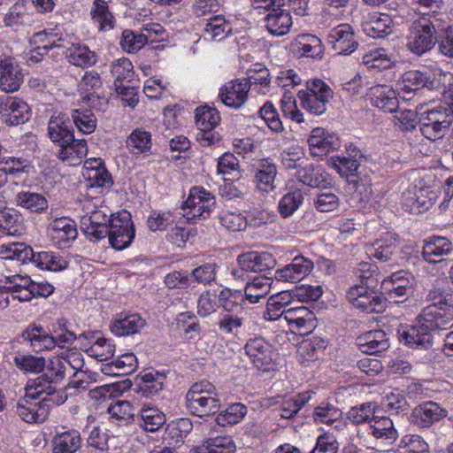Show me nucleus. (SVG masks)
Listing matches in <instances>:
<instances>
[{"label":"nucleus","instance_id":"423d86ee","mask_svg":"<svg viewBox=\"0 0 453 453\" xmlns=\"http://www.w3.org/2000/svg\"><path fill=\"white\" fill-rule=\"evenodd\" d=\"M85 214L81 217V229L92 242L99 241L107 236L108 226L111 220L105 206H96L90 201H85L83 204Z\"/></svg>","mask_w":453,"mask_h":453},{"label":"nucleus","instance_id":"4be33fe9","mask_svg":"<svg viewBox=\"0 0 453 453\" xmlns=\"http://www.w3.org/2000/svg\"><path fill=\"white\" fill-rule=\"evenodd\" d=\"M310 150L314 156H323L336 150L339 145V138L321 127H316L311 131L308 138Z\"/></svg>","mask_w":453,"mask_h":453},{"label":"nucleus","instance_id":"e433bc0d","mask_svg":"<svg viewBox=\"0 0 453 453\" xmlns=\"http://www.w3.org/2000/svg\"><path fill=\"white\" fill-rule=\"evenodd\" d=\"M392 24L389 15L374 13L363 24V30L370 37L382 38L392 33Z\"/></svg>","mask_w":453,"mask_h":453},{"label":"nucleus","instance_id":"f257e3e1","mask_svg":"<svg viewBox=\"0 0 453 453\" xmlns=\"http://www.w3.org/2000/svg\"><path fill=\"white\" fill-rule=\"evenodd\" d=\"M434 17L419 16L410 24L406 47L414 55L422 56L435 46L436 35L442 28L440 22L441 15Z\"/></svg>","mask_w":453,"mask_h":453},{"label":"nucleus","instance_id":"5701e85b","mask_svg":"<svg viewBox=\"0 0 453 453\" xmlns=\"http://www.w3.org/2000/svg\"><path fill=\"white\" fill-rule=\"evenodd\" d=\"M146 325L140 313H119L111 325V331L117 336L137 334Z\"/></svg>","mask_w":453,"mask_h":453},{"label":"nucleus","instance_id":"e2e57ef3","mask_svg":"<svg viewBox=\"0 0 453 453\" xmlns=\"http://www.w3.org/2000/svg\"><path fill=\"white\" fill-rule=\"evenodd\" d=\"M196 123L198 128H214L220 120L219 111L209 106H200L196 110Z\"/></svg>","mask_w":453,"mask_h":453},{"label":"nucleus","instance_id":"58836bf2","mask_svg":"<svg viewBox=\"0 0 453 453\" xmlns=\"http://www.w3.org/2000/svg\"><path fill=\"white\" fill-rule=\"evenodd\" d=\"M359 341L362 351L367 354H377L389 347L388 338L383 330L369 331Z\"/></svg>","mask_w":453,"mask_h":453},{"label":"nucleus","instance_id":"f8f14e48","mask_svg":"<svg viewBox=\"0 0 453 453\" xmlns=\"http://www.w3.org/2000/svg\"><path fill=\"white\" fill-rule=\"evenodd\" d=\"M425 326L426 323L419 313L411 326L398 330L399 341L414 349H430L433 345V335Z\"/></svg>","mask_w":453,"mask_h":453},{"label":"nucleus","instance_id":"ea45409f","mask_svg":"<svg viewBox=\"0 0 453 453\" xmlns=\"http://www.w3.org/2000/svg\"><path fill=\"white\" fill-rule=\"evenodd\" d=\"M371 434L377 439L392 443L397 438V431L392 419L388 417H374L369 421Z\"/></svg>","mask_w":453,"mask_h":453},{"label":"nucleus","instance_id":"dca6fc26","mask_svg":"<svg viewBox=\"0 0 453 453\" xmlns=\"http://www.w3.org/2000/svg\"><path fill=\"white\" fill-rule=\"evenodd\" d=\"M249 91V82L245 80L230 81L220 88L219 96L225 105L239 109L247 101Z\"/></svg>","mask_w":453,"mask_h":453},{"label":"nucleus","instance_id":"a878e982","mask_svg":"<svg viewBox=\"0 0 453 453\" xmlns=\"http://www.w3.org/2000/svg\"><path fill=\"white\" fill-rule=\"evenodd\" d=\"M453 253V245L447 238L433 236L423 246L424 259L432 264L439 263Z\"/></svg>","mask_w":453,"mask_h":453},{"label":"nucleus","instance_id":"a19ab883","mask_svg":"<svg viewBox=\"0 0 453 453\" xmlns=\"http://www.w3.org/2000/svg\"><path fill=\"white\" fill-rule=\"evenodd\" d=\"M92 20L100 31L106 32L114 27L115 18L109 10L108 4L104 0H94L90 11Z\"/></svg>","mask_w":453,"mask_h":453},{"label":"nucleus","instance_id":"37998d69","mask_svg":"<svg viewBox=\"0 0 453 453\" xmlns=\"http://www.w3.org/2000/svg\"><path fill=\"white\" fill-rule=\"evenodd\" d=\"M440 22L442 31L436 35L439 52L447 58H453V26L449 24L448 15H442Z\"/></svg>","mask_w":453,"mask_h":453},{"label":"nucleus","instance_id":"393cba45","mask_svg":"<svg viewBox=\"0 0 453 453\" xmlns=\"http://www.w3.org/2000/svg\"><path fill=\"white\" fill-rule=\"evenodd\" d=\"M277 173V166L273 162L269 159L260 160L254 172V182L257 189L263 193L273 191L276 188Z\"/></svg>","mask_w":453,"mask_h":453},{"label":"nucleus","instance_id":"a211bd4d","mask_svg":"<svg viewBox=\"0 0 453 453\" xmlns=\"http://www.w3.org/2000/svg\"><path fill=\"white\" fill-rule=\"evenodd\" d=\"M20 66L11 58H0V89L7 93L19 89L23 81Z\"/></svg>","mask_w":453,"mask_h":453},{"label":"nucleus","instance_id":"0eeeda50","mask_svg":"<svg viewBox=\"0 0 453 453\" xmlns=\"http://www.w3.org/2000/svg\"><path fill=\"white\" fill-rule=\"evenodd\" d=\"M419 131L422 135L435 141L446 135L451 127L453 119L443 104L423 111L418 119Z\"/></svg>","mask_w":453,"mask_h":453},{"label":"nucleus","instance_id":"f03ea898","mask_svg":"<svg viewBox=\"0 0 453 453\" xmlns=\"http://www.w3.org/2000/svg\"><path fill=\"white\" fill-rule=\"evenodd\" d=\"M358 269L357 277L361 280L362 285H355L347 292V299L354 309L369 310L377 311L375 307L381 304L383 299L369 289L377 286L378 268L375 265L364 263Z\"/></svg>","mask_w":453,"mask_h":453},{"label":"nucleus","instance_id":"bf43d9fd","mask_svg":"<svg viewBox=\"0 0 453 453\" xmlns=\"http://www.w3.org/2000/svg\"><path fill=\"white\" fill-rule=\"evenodd\" d=\"M311 398V393L303 392L295 395L292 398L284 400L280 406V416L283 418L289 419L296 416L297 412L307 403Z\"/></svg>","mask_w":453,"mask_h":453},{"label":"nucleus","instance_id":"f704fd0d","mask_svg":"<svg viewBox=\"0 0 453 453\" xmlns=\"http://www.w3.org/2000/svg\"><path fill=\"white\" fill-rule=\"evenodd\" d=\"M398 248V242L396 238L387 234L384 238L376 240L374 242L366 246V254L370 257H374L380 261H389L392 256L396 252Z\"/></svg>","mask_w":453,"mask_h":453},{"label":"nucleus","instance_id":"de8ad7c7","mask_svg":"<svg viewBox=\"0 0 453 453\" xmlns=\"http://www.w3.org/2000/svg\"><path fill=\"white\" fill-rule=\"evenodd\" d=\"M71 117L75 127L83 134H92L97 125V120L90 109H73Z\"/></svg>","mask_w":453,"mask_h":453},{"label":"nucleus","instance_id":"774afa93","mask_svg":"<svg viewBox=\"0 0 453 453\" xmlns=\"http://www.w3.org/2000/svg\"><path fill=\"white\" fill-rule=\"evenodd\" d=\"M259 118L264 120L267 127L275 133L283 131V125L280 119L279 113L271 102H266L259 110Z\"/></svg>","mask_w":453,"mask_h":453},{"label":"nucleus","instance_id":"412c9836","mask_svg":"<svg viewBox=\"0 0 453 453\" xmlns=\"http://www.w3.org/2000/svg\"><path fill=\"white\" fill-rule=\"evenodd\" d=\"M328 42L340 54H350L357 46L352 27L349 24H341L333 28L328 35Z\"/></svg>","mask_w":453,"mask_h":453},{"label":"nucleus","instance_id":"cd10ccee","mask_svg":"<svg viewBox=\"0 0 453 453\" xmlns=\"http://www.w3.org/2000/svg\"><path fill=\"white\" fill-rule=\"evenodd\" d=\"M57 157L62 162L67 163L69 165H80L82 158L88 154V145L85 139H75L68 141L58 146Z\"/></svg>","mask_w":453,"mask_h":453},{"label":"nucleus","instance_id":"2eb2a0df","mask_svg":"<svg viewBox=\"0 0 453 453\" xmlns=\"http://www.w3.org/2000/svg\"><path fill=\"white\" fill-rule=\"evenodd\" d=\"M3 120L10 126L26 123L30 118V109L26 102L17 97H7L0 104Z\"/></svg>","mask_w":453,"mask_h":453},{"label":"nucleus","instance_id":"6e6552de","mask_svg":"<svg viewBox=\"0 0 453 453\" xmlns=\"http://www.w3.org/2000/svg\"><path fill=\"white\" fill-rule=\"evenodd\" d=\"M215 203L216 199L211 193L203 187H193L181 208L186 211L184 216L187 219L196 223L197 219L209 217Z\"/></svg>","mask_w":453,"mask_h":453},{"label":"nucleus","instance_id":"4468645a","mask_svg":"<svg viewBox=\"0 0 453 453\" xmlns=\"http://www.w3.org/2000/svg\"><path fill=\"white\" fill-rule=\"evenodd\" d=\"M448 411L437 403L428 401L416 406L411 414V422L419 427L427 428L447 417Z\"/></svg>","mask_w":453,"mask_h":453},{"label":"nucleus","instance_id":"c03bdc74","mask_svg":"<svg viewBox=\"0 0 453 453\" xmlns=\"http://www.w3.org/2000/svg\"><path fill=\"white\" fill-rule=\"evenodd\" d=\"M165 375L157 371H150L144 372L141 376L142 383L140 389L142 394L146 397L156 395L163 389Z\"/></svg>","mask_w":453,"mask_h":453},{"label":"nucleus","instance_id":"f3484780","mask_svg":"<svg viewBox=\"0 0 453 453\" xmlns=\"http://www.w3.org/2000/svg\"><path fill=\"white\" fill-rule=\"evenodd\" d=\"M17 413L27 423H42L48 418V407L26 393L17 403Z\"/></svg>","mask_w":453,"mask_h":453},{"label":"nucleus","instance_id":"052dcab7","mask_svg":"<svg viewBox=\"0 0 453 453\" xmlns=\"http://www.w3.org/2000/svg\"><path fill=\"white\" fill-rule=\"evenodd\" d=\"M247 407L241 403H235L221 411L216 418L219 425L225 426L226 425H234L242 420L247 414Z\"/></svg>","mask_w":453,"mask_h":453},{"label":"nucleus","instance_id":"13d9d810","mask_svg":"<svg viewBox=\"0 0 453 453\" xmlns=\"http://www.w3.org/2000/svg\"><path fill=\"white\" fill-rule=\"evenodd\" d=\"M87 352L99 361H108L114 357L115 345L106 338L97 337Z\"/></svg>","mask_w":453,"mask_h":453},{"label":"nucleus","instance_id":"6e6d98bb","mask_svg":"<svg viewBox=\"0 0 453 453\" xmlns=\"http://www.w3.org/2000/svg\"><path fill=\"white\" fill-rule=\"evenodd\" d=\"M54 387L55 384L42 373L35 379L28 380L25 390L30 396L40 400L47 394L54 392Z\"/></svg>","mask_w":453,"mask_h":453},{"label":"nucleus","instance_id":"20e7f679","mask_svg":"<svg viewBox=\"0 0 453 453\" xmlns=\"http://www.w3.org/2000/svg\"><path fill=\"white\" fill-rule=\"evenodd\" d=\"M187 407L198 417H208L220 409L217 388L210 381L203 380L194 383L186 395Z\"/></svg>","mask_w":453,"mask_h":453},{"label":"nucleus","instance_id":"a18cd8bd","mask_svg":"<svg viewBox=\"0 0 453 453\" xmlns=\"http://www.w3.org/2000/svg\"><path fill=\"white\" fill-rule=\"evenodd\" d=\"M140 426L146 431L156 432L166 421L165 415L155 407H142L140 411Z\"/></svg>","mask_w":453,"mask_h":453},{"label":"nucleus","instance_id":"79ce46f5","mask_svg":"<svg viewBox=\"0 0 453 453\" xmlns=\"http://www.w3.org/2000/svg\"><path fill=\"white\" fill-rule=\"evenodd\" d=\"M29 261L42 270L54 272L64 270L68 265L67 261L63 257L55 255L50 251L35 252L33 250V257H30Z\"/></svg>","mask_w":453,"mask_h":453},{"label":"nucleus","instance_id":"09e8293b","mask_svg":"<svg viewBox=\"0 0 453 453\" xmlns=\"http://www.w3.org/2000/svg\"><path fill=\"white\" fill-rule=\"evenodd\" d=\"M412 11L420 16L448 15L443 9V0H407Z\"/></svg>","mask_w":453,"mask_h":453},{"label":"nucleus","instance_id":"ddd939ff","mask_svg":"<svg viewBox=\"0 0 453 453\" xmlns=\"http://www.w3.org/2000/svg\"><path fill=\"white\" fill-rule=\"evenodd\" d=\"M48 232L52 244L62 250L69 248L78 235L75 221L68 217L52 219L48 226Z\"/></svg>","mask_w":453,"mask_h":453},{"label":"nucleus","instance_id":"aec40b11","mask_svg":"<svg viewBox=\"0 0 453 453\" xmlns=\"http://www.w3.org/2000/svg\"><path fill=\"white\" fill-rule=\"evenodd\" d=\"M48 135L50 140L57 146L73 141V128L68 116L59 112L52 115L48 123Z\"/></svg>","mask_w":453,"mask_h":453},{"label":"nucleus","instance_id":"5fc2aeb1","mask_svg":"<svg viewBox=\"0 0 453 453\" xmlns=\"http://www.w3.org/2000/svg\"><path fill=\"white\" fill-rule=\"evenodd\" d=\"M218 308L224 311H240L249 309L244 296L240 292H231L229 290L221 291L219 296Z\"/></svg>","mask_w":453,"mask_h":453},{"label":"nucleus","instance_id":"49530a36","mask_svg":"<svg viewBox=\"0 0 453 453\" xmlns=\"http://www.w3.org/2000/svg\"><path fill=\"white\" fill-rule=\"evenodd\" d=\"M303 194L300 189L286 193L279 201L280 215L284 219L292 216L303 204Z\"/></svg>","mask_w":453,"mask_h":453},{"label":"nucleus","instance_id":"1a4fd4ad","mask_svg":"<svg viewBox=\"0 0 453 453\" xmlns=\"http://www.w3.org/2000/svg\"><path fill=\"white\" fill-rule=\"evenodd\" d=\"M108 229L109 242L117 250H122L130 246L135 236L131 215L126 211L111 214Z\"/></svg>","mask_w":453,"mask_h":453},{"label":"nucleus","instance_id":"9d476101","mask_svg":"<svg viewBox=\"0 0 453 453\" xmlns=\"http://www.w3.org/2000/svg\"><path fill=\"white\" fill-rule=\"evenodd\" d=\"M237 264L239 268L234 269L232 274L235 278L243 279L244 273L272 274L277 261L269 252L250 251L239 255Z\"/></svg>","mask_w":453,"mask_h":453},{"label":"nucleus","instance_id":"c85d7f7f","mask_svg":"<svg viewBox=\"0 0 453 453\" xmlns=\"http://www.w3.org/2000/svg\"><path fill=\"white\" fill-rule=\"evenodd\" d=\"M83 175L90 187L110 188L113 184L110 173L100 159L86 161Z\"/></svg>","mask_w":453,"mask_h":453},{"label":"nucleus","instance_id":"2f4dec72","mask_svg":"<svg viewBox=\"0 0 453 453\" xmlns=\"http://www.w3.org/2000/svg\"><path fill=\"white\" fill-rule=\"evenodd\" d=\"M203 27V36L211 41H222L232 34V24L222 14H213L206 19Z\"/></svg>","mask_w":453,"mask_h":453},{"label":"nucleus","instance_id":"603ef678","mask_svg":"<svg viewBox=\"0 0 453 453\" xmlns=\"http://www.w3.org/2000/svg\"><path fill=\"white\" fill-rule=\"evenodd\" d=\"M296 42L302 55L319 58L322 57L324 49L319 37L310 34H303L297 36Z\"/></svg>","mask_w":453,"mask_h":453},{"label":"nucleus","instance_id":"680f3d73","mask_svg":"<svg viewBox=\"0 0 453 453\" xmlns=\"http://www.w3.org/2000/svg\"><path fill=\"white\" fill-rule=\"evenodd\" d=\"M15 365L24 372L40 373L45 368V359L33 355H16L13 358Z\"/></svg>","mask_w":453,"mask_h":453},{"label":"nucleus","instance_id":"3c124183","mask_svg":"<svg viewBox=\"0 0 453 453\" xmlns=\"http://www.w3.org/2000/svg\"><path fill=\"white\" fill-rule=\"evenodd\" d=\"M126 142L133 153H145L151 149V134L142 128H136L129 134Z\"/></svg>","mask_w":453,"mask_h":453},{"label":"nucleus","instance_id":"4d7b16f0","mask_svg":"<svg viewBox=\"0 0 453 453\" xmlns=\"http://www.w3.org/2000/svg\"><path fill=\"white\" fill-rule=\"evenodd\" d=\"M21 215L12 208L0 210V229L11 235H15L20 231Z\"/></svg>","mask_w":453,"mask_h":453},{"label":"nucleus","instance_id":"7ed1b4c3","mask_svg":"<svg viewBox=\"0 0 453 453\" xmlns=\"http://www.w3.org/2000/svg\"><path fill=\"white\" fill-rule=\"evenodd\" d=\"M448 73L441 69L434 71L409 70L405 72L397 84L398 96L405 101L411 100L417 91L423 88L430 90L444 86Z\"/></svg>","mask_w":453,"mask_h":453},{"label":"nucleus","instance_id":"69168bd1","mask_svg":"<svg viewBox=\"0 0 453 453\" xmlns=\"http://www.w3.org/2000/svg\"><path fill=\"white\" fill-rule=\"evenodd\" d=\"M398 453H428V444L417 434H408L401 439Z\"/></svg>","mask_w":453,"mask_h":453},{"label":"nucleus","instance_id":"7c9ffc66","mask_svg":"<svg viewBox=\"0 0 453 453\" xmlns=\"http://www.w3.org/2000/svg\"><path fill=\"white\" fill-rule=\"evenodd\" d=\"M372 105L385 111L395 112L398 108V99L396 92L391 87L387 85H376L370 88Z\"/></svg>","mask_w":453,"mask_h":453},{"label":"nucleus","instance_id":"338daca9","mask_svg":"<svg viewBox=\"0 0 453 453\" xmlns=\"http://www.w3.org/2000/svg\"><path fill=\"white\" fill-rule=\"evenodd\" d=\"M111 73L115 78L114 82L123 83L124 81H131L134 72L133 64L127 58H122L112 62L111 65Z\"/></svg>","mask_w":453,"mask_h":453},{"label":"nucleus","instance_id":"b1692460","mask_svg":"<svg viewBox=\"0 0 453 453\" xmlns=\"http://www.w3.org/2000/svg\"><path fill=\"white\" fill-rule=\"evenodd\" d=\"M265 27L272 35H287L292 27V18L288 11L282 7H273L265 17Z\"/></svg>","mask_w":453,"mask_h":453},{"label":"nucleus","instance_id":"6ab92c4d","mask_svg":"<svg viewBox=\"0 0 453 453\" xmlns=\"http://www.w3.org/2000/svg\"><path fill=\"white\" fill-rule=\"evenodd\" d=\"M246 354L259 370L266 371L273 360L272 345L264 338L250 340L245 345Z\"/></svg>","mask_w":453,"mask_h":453},{"label":"nucleus","instance_id":"72a5a7b5","mask_svg":"<svg viewBox=\"0 0 453 453\" xmlns=\"http://www.w3.org/2000/svg\"><path fill=\"white\" fill-rule=\"evenodd\" d=\"M9 200L16 206L34 213H42L48 208V201L42 194L31 191H19Z\"/></svg>","mask_w":453,"mask_h":453},{"label":"nucleus","instance_id":"bb28decb","mask_svg":"<svg viewBox=\"0 0 453 453\" xmlns=\"http://www.w3.org/2000/svg\"><path fill=\"white\" fill-rule=\"evenodd\" d=\"M264 313L265 320H283L288 326L290 331L295 334L308 335L317 327V319L313 316L314 313H307L306 317L290 318L285 316L282 318L283 313Z\"/></svg>","mask_w":453,"mask_h":453},{"label":"nucleus","instance_id":"0e129e2a","mask_svg":"<svg viewBox=\"0 0 453 453\" xmlns=\"http://www.w3.org/2000/svg\"><path fill=\"white\" fill-rule=\"evenodd\" d=\"M148 42V35L142 33H134L131 30H124L120 41L123 50L134 53L140 50Z\"/></svg>","mask_w":453,"mask_h":453},{"label":"nucleus","instance_id":"9b49d317","mask_svg":"<svg viewBox=\"0 0 453 453\" xmlns=\"http://www.w3.org/2000/svg\"><path fill=\"white\" fill-rule=\"evenodd\" d=\"M438 196V191L430 187L413 185L403 193V203L411 213H422L435 203Z\"/></svg>","mask_w":453,"mask_h":453},{"label":"nucleus","instance_id":"c756f323","mask_svg":"<svg viewBox=\"0 0 453 453\" xmlns=\"http://www.w3.org/2000/svg\"><path fill=\"white\" fill-rule=\"evenodd\" d=\"M296 177L311 188H326L331 183L328 173L319 165H307L297 169Z\"/></svg>","mask_w":453,"mask_h":453},{"label":"nucleus","instance_id":"4c0bfd02","mask_svg":"<svg viewBox=\"0 0 453 453\" xmlns=\"http://www.w3.org/2000/svg\"><path fill=\"white\" fill-rule=\"evenodd\" d=\"M362 63L369 69L386 70L395 66L397 58L393 53H388L385 49L379 48L365 54Z\"/></svg>","mask_w":453,"mask_h":453},{"label":"nucleus","instance_id":"473e14b6","mask_svg":"<svg viewBox=\"0 0 453 453\" xmlns=\"http://www.w3.org/2000/svg\"><path fill=\"white\" fill-rule=\"evenodd\" d=\"M52 453H76L81 446V436L78 430L70 429L57 433L52 439Z\"/></svg>","mask_w":453,"mask_h":453},{"label":"nucleus","instance_id":"39448f33","mask_svg":"<svg viewBox=\"0 0 453 453\" xmlns=\"http://www.w3.org/2000/svg\"><path fill=\"white\" fill-rule=\"evenodd\" d=\"M300 104L311 115L319 116L327 110V105L334 96L331 88L320 79L306 81V89L297 94Z\"/></svg>","mask_w":453,"mask_h":453},{"label":"nucleus","instance_id":"864d4df0","mask_svg":"<svg viewBox=\"0 0 453 453\" xmlns=\"http://www.w3.org/2000/svg\"><path fill=\"white\" fill-rule=\"evenodd\" d=\"M247 79H244L249 82L250 88L252 85H259L263 94L268 91L270 86V72L261 63H256L250 66L247 72Z\"/></svg>","mask_w":453,"mask_h":453},{"label":"nucleus","instance_id":"c9c22d12","mask_svg":"<svg viewBox=\"0 0 453 453\" xmlns=\"http://www.w3.org/2000/svg\"><path fill=\"white\" fill-rule=\"evenodd\" d=\"M68 62L73 65L88 68L97 62V55L84 44H72L65 51Z\"/></svg>","mask_w":453,"mask_h":453},{"label":"nucleus","instance_id":"8fccbe9b","mask_svg":"<svg viewBox=\"0 0 453 453\" xmlns=\"http://www.w3.org/2000/svg\"><path fill=\"white\" fill-rule=\"evenodd\" d=\"M219 9V0H191L188 12L191 17L205 20L217 13Z\"/></svg>","mask_w":453,"mask_h":453}]
</instances>
